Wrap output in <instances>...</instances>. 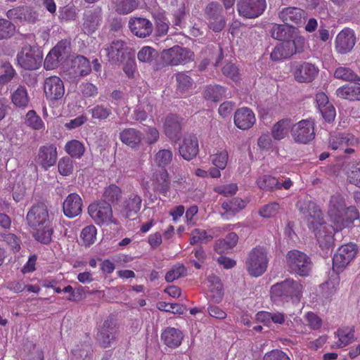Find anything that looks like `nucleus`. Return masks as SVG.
Returning a JSON list of instances; mask_svg holds the SVG:
<instances>
[{
  "label": "nucleus",
  "instance_id": "nucleus-1",
  "mask_svg": "<svg viewBox=\"0 0 360 360\" xmlns=\"http://www.w3.org/2000/svg\"><path fill=\"white\" fill-rule=\"evenodd\" d=\"M297 207L305 215L309 229L322 248H328L333 245L335 231L352 225L359 218V212L354 207L345 208V199L340 195L332 196L329 203L328 215L334 226L323 223L321 212L315 203L300 200Z\"/></svg>",
  "mask_w": 360,
  "mask_h": 360
},
{
  "label": "nucleus",
  "instance_id": "nucleus-2",
  "mask_svg": "<svg viewBox=\"0 0 360 360\" xmlns=\"http://www.w3.org/2000/svg\"><path fill=\"white\" fill-rule=\"evenodd\" d=\"M271 35L274 39L283 41L290 56L304 50L305 39L292 26L274 25Z\"/></svg>",
  "mask_w": 360,
  "mask_h": 360
},
{
  "label": "nucleus",
  "instance_id": "nucleus-3",
  "mask_svg": "<svg viewBox=\"0 0 360 360\" xmlns=\"http://www.w3.org/2000/svg\"><path fill=\"white\" fill-rule=\"evenodd\" d=\"M302 285L292 279L274 285L271 288V297L274 301L282 298L284 301L291 302L293 304L300 303L302 296Z\"/></svg>",
  "mask_w": 360,
  "mask_h": 360
},
{
  "label": "nucleus",
  "instance_id": "nucleus-4",
  "mask_svg": "<svg viewBox=\"0 0 360 360\" xmlns=\"http://www.w3.org/2000/svg\"><path fill=\"white\" fill-rule=\"evenodd\" d=\"M268 263L269 258L266 250L262 247H257L248 254L245 266L250 275L258 277L266 271Z\"/></svg>",
  "mask_w": 360,
  "mask_h": 360
},
{
  "label": "nucleus",
  "instance_id": "nucleus-5",
  "mask_svg": "<svg viewBox=\"0 0 360 360\" xmlns=\"http://www.w3.org/2000/svg\"><path fill=\"white\" fill-rule=\"evenodd\" d=\"M16 59L18 65L22 69L34 70L41 65L43 54L38 48L25 45L18 51Z\"/></svg>",
  "mask_w": 360,
  "mask_h": 360
},
{
  "label": "nucleus",
  "instance_id": "nucleus-6",
  "mask_svg": "<svg viewBox=\"0 0 360 360\" xmlns=\"http://www.w3.org/2000/svg\"><path fill=\"white\" fill-rule=\"evenodd\" d=\"M286 263L292 273L300 276H308L311 268L310 259L303 252L293 250L287 253Z\"/></svg>",
  "mask_w": 360,
  "mask_h": 360
},
{
  "label": "nucleus",
  "instance_id": "nucleus-7",
  "mask_svg": "<svg viewBox=\"0 0 360 360\" xmlns=\"http://www.w3.org/2000/svg\"><path fill=\"white\" fill-rule=\"evenodd\" d=\"M88 212L97 224H117V221L113 218L111 206L108 202L102 201L90 205Z\"/></svg>",
  "mask_w": 360,
  "mask_h": 360
},
{
  "label": "nucleus",
  "instance_id": "nucleus-8",
  "mask_svg": "<svg viewBox=\"0 0 360 360\" xmlns=\"http://www.w3.org/2000/svg\"><path fill=\"white\" fill-rule=\"evenodd\" d=\"M291 136L295 143L307 144L314 139V124L311 120H302L292 124Z\"/></svg>",
  "mask_w": 360,
  "mask_h": 360
},
{
  "label": "nucleus",
  "instance_id": "nucleus-9",
  "mask_svg": "<svg viewBox=\"0 0 360 360\" xmlns=\"http://www.w3.org/2000/svg\"><path fill=\"white\" fill-rule=\"evenodd\" d=\"M357 247L348 243L340 247L333 259V269L337 272L342 271L356 257Z\"/></svg>",
  "mask_w": 360,
  "mask_h": 360
},
{
  "label": "nucleus",
  "instance_id": "nucleus-10",
  "mask_svg": "<svg viewBox=\"0 0 360 360\" xmlns=\"http://www.w3.org/2000/svg\"><path fill=\"white\" fill-rule=\"evenodd\" d=\"M359 143V140L350 134H333L328 140V147L333 150H343L345 153L351 154L354 149L348 148L355 146Z\"/></svg>",
  "mask_w": 360,
  "mask_h": 360
},
{
  "label": "nucleus",
  "instance_id": "nucleus-11",
  "mask_svg": "<svg viewBox=\"0 0 360 360\" xmlns=\"http://www.w3.org/2000/svg\"><path fill=\"white\" fill-rule=\"evenodd\" d=\"M193 53L186 48L174 46L162 52L164 60L172 65L188 63L193 59Z\"/></svg>",
  "mask_w": 360,
  "mask_h": 360
},
{
  "label": "nucleus",
  "instance_id": "nucleus-12",
  "mask_svg": "<svg viewBox=\"0 0 360 360\" xmlns=\"http://www.w3.org/2000/svg\"><path fill=\"white\" fill-rule=\"evenodd\" d=\"M27 221L33 229L51 225L47 207L43 204L32 206L27 212Z\"/></svg>",
  "mask_w": 360,
  "mask_h": 360
},
{
  "label": "nucleus",
  "instance_id": "nucleus-13",
  "mask_svg": "<svg viewBox=\"0 0 360 360\" xmlns=\"http://www.w3.org/2000/svg\"><path fill=\"white\" fill-rule=\"evenodd\" d=\"M354 31L350 28H345L336 36L335 39V51L340 54L349 53L356 44Z\"/></svg>",
  "mask_w": 360,
  "mask_h": 360
},
{
  "label": "nucleus",
  "instance_id": "nucleus-14",
  "mask_svg": "<svg viewBox=\"0 0 360 360\" xmlns=\"http://www.w3.org/2000/svg\"><path fill=\"white\" fill-rule=\"evenodd\" d=\"M266 7L265 0H239L238 11L247 18H254L260 15Z\"/></svg>",
  "mask_w": 360,
  "mask_h": 360
},
{
  "label": "nucleus",
  "instance_id": "nucleus-15",
  "mask_svg": "<svg viewBox=\"0 0 360 360\" xmlns=\"http://www.w3.org/2000/svg\"><path fill=\"white\" fill-rule=\"evenodd\" d=\"M44 94L48 100L58 101L65 94V86L63 81L57 76L47 77L44 84Z\"/></svg>",
  "mask_w": 360,
  "mask_h": 360
},
{
  "label": "nucleus",
  "instance_id": "nucleus-16",
  "mask_svg": "<svg viewBox=\"0 0 360 360\" xmlns=\"http://www.w3.org/2000/svg\"><path fill=\"white\" fill-rule=\"evenodd\" d=\"M69 46L67 41L59 42L46 56L44 67L47 70H53L58 67L59 63L68 56Z\"/></svg>",
  "mask_w": 360,
  "mask_h": 360
},
{
  "label": "nucleus",
  "instance_id": "nucleus-17",
  "mask_svg": "<svg viewBox=\"0 0 360 360\" xmlns=\"http://www.w3.org/2000/svg\"><path fill=\"white\" fill-rule=\"evenodd\" d=\"M233 121L238 129L248 130L255 124L256 117L251 109L244 107L235 112Z\"/></svg>",
  "mask_w": 360,
  "mask_h": 360
},
{
  "label": "nucleus",
  "instance_id": "nucleus-18",
  "mask_svg": "<svg viewBox=\"0 0 360 360\" xmlns=\"http://www.w3.org/2000/svg\"><path fill=\"white\" fill-rule=\"evenodd\" d=\"M319 73V68L314 65L304 63L297 65L293 70V75L298 82H310Z\"/></svg>",
  "mask_w": 360,
  "mask_h": 360
},
{
  "label": "nucleus",
  "instance_id": "nucleus-19",
  "mask_svg": "<svg viewBox=\"0 0 360 360\" xmlns=\"http://www.w3.org/2000/svg\"><path fill=\"white\" fill-rule=\"evenodd\" d=\"M129 27L131 32L139 38L148 37L153 31V25L150 21L143 18L131 19L129 22Z\"/></svg>",
  "mask_w": 360,
  "mask_h": 360
},
{
  "label": "nucleus",
  "instance_id": "nucleus-20",
  "mask_svg": "<svg viewBox=\"0 0 360 360\" xmlns=\"http://www.w3.org/2000/svg\"><path fill=\"white\" fill-rule=\"evenodd\" d=\"M63 212L69 218L79 215L82 210V200L77 193H70L67 196L63 205Z\"/></svg>",
  "mask_w": 360,
  "mask_h": 360
},
{
  "label": "nucleus",
  "instance_id": "nucleus-21",
  "mask_svg": "<svg viewBox=\"0 0 360 360\" xmlns=\"http://www.w3.org/2000/svg\"><path fill=\"white\" fill-rule=\"evenodd\" d=\"M57 159L56 147L53 144H48L39 148L37 162L45 169L53 166Z\"/></svg>",
  "mask_w": 360,
  "mask_h": 360
},
{
  "label": "nucleus",
  "instance_id": "nucleus-22",
  "mask_svg": "<svg viewBox=\"0 0 360 360\" xmlns=\"http://www.w3.org/2000/svg\"><path fill=\"white\" fill-rule=\"evenodd\" d=\"M207 295L214 302L219 303L224 296L223 285L219 278L215 276H210L207 283Z\"/></svg>",
  "mask_w": 360,
  "mask_h": 360
},
{
  "label": "nucleus",
  "instance_id": "nucleus-23",
  "mask_svg": "<svg viewBox=\"0 0 360 360\" xmlns=\"http://www.w3.org/2000/svg\"><path fill=\"white\" fill-rule=\"evenodd\" d=\"M220 6L217 2L210 4L206 8V13L210 17L209 26L215 32L221 30L224 21L219 17Z\"/></svg>",
  "mask_w": 360,
  "mask_h": 360
},
{
  "label": "nucleus",
  "instance_id": "nucleus-24",
  "mask_svg": "<svg viewBox=\"0 0 360 360\" xmlns=\"http://www.w3.org/2000/svg\"><path fill=\"white\" fill-rule=\"evenodd\" d=\"M141 207V198L136 194H131L124 201L120 212L125 218H130L134 217L139 212Z\"/></svg>",
  "mask_w": 360,
  "mask_h": 360
},
{
  "label": "nucleus",
  "instance_id": "nucleus-25",
  "mask_svg": "<svg viewBox=\"0 0 360 360\" xmlns=\"http://www.w3.org/2000/svg\"><path fill=\"white\" fill-rule=\"evenodd\" d=\"M336 95L342 99L360 101V83L343 85L336 90Z\"/></svg>",
  "mask_w": 360,
  "mask_h": 360
},
{
  "label": "nucleus",
  "instance_id": "nucleus-26",
  "mask_svg": "<svg viewBox=\"0 0 360 360\" xmlns=\"http://www.w3.org/2000/svg\"><path fill=\"white\" fill-rule=\"evenodd\" d=\"M304 17L305 13L297 8H285L279 13V18L285 23L284 25H289V23L300 24Z\"/></svg>",
  "mask_w": 360,
  "mask_h": 360
},
{
  "label": "nucleus",
  "instance_id": "nucleus-27",
  "mask_svg": "<svg viewBox=\"0 0 360 360\" xmlns=\"http://www.w3.org/2000/svg\"><path fill=\"white\" fill-rule=\"evenodd\" d=\"M198 151V143L195 137L185 138L179 148V153L184 159L189 160L193 158Z\"/></svg>",
  "mask_w": 360,
  "mask_h": 360
},
{
  "label": "nucleus",
  "instance_id": "nucleus-28",
  "mask_svg": "<svg viewBox=\"0 0 360 360\" xmlns=\"http://www.w3.org/2000/svg\"><path fill=\"white\" fill-rule=\"evenodd\" d=\"M125 48L126 44L124 41L117 40L112 41L103 51L110 60L119 62L124 58Z\"/></svg>",
  "mask_w": 360,
  "mask_h": 360
},
{
  "label": "nucleus",
  "instance_id": "nucleus-29",
  "mask_svg": "<svg viewBox=\"0 0 360 360\" xmlns=\"http://www.w3.org/2000/svg\"><path fill=\"white\" fill-rule=\"evenodd\" d=\"M347 181L358 188H360V161L348 162L344 168Z\"/></svg>",
  "mask_w": 360,
  "mask_h": 360
},
{
  "label": "nucleus",
  "instance_id": "nucleus-30",
  "mask_svg": "<svg viewBox=\"0 0 360 360\" xmlns=\"http://www.w3.org/2000/svg\"><path fill=\"white\" fill-rule=\"evenodd\" d=\"M246 205L247 201L240 198H234L229 202H224L221 205V208L224 210V212H221V215L228 219L245 208Z\"/></svg>",
  "mask_w": 360,
  "mask_h": 360
},
{
  "label": "nucleus",
  "instance_id": "nucleus-31",
  "mask_svg": "<svg viewBox=\"0 0 360 360\" xmlns=\"http://www.w3.org/2000/svg\"><path fill=\"white\" fill-rule=\"evenodd\" d=\"M161 338L167 346L177 347L181 343L183 334L178 329L167 328L162 333Z\"/></svg>",
  "mask_w": 360,
  "mask_h": 360
},
{
  "label": "nucleus",
  "instance_id": "nucleus-32",
  "mask_svg": "<svg viewBox=\"0 0 360 360\" xmlns=\"http://www.w3.org/2000/svg\"><path fill=\"white\" fill-rule=\"evenodd\" d=\"M338 340L335 342L333 347H343L354 340V329L353 327H344L338 330L335 333Z\"/></svg>",
  "mask_w": 360,
  "mask_h": 360
},
{
  "label": "nucleus",
  "instance_id": "nucleus-33",
  "mask_svg": "<svg viewBox=\"0 0 360 360\" xmlns=\"http://www.w3.org/2000/svg\"><path fill=\"white\" fill-rule=\"evenodd\" d=\"M292 123L290 119H282L274 124L271 128V136L274 140L280 141L285 139L290 129L292 128Z\"/></svg>",
  "mask_w": 360,
  "mask_h": 360
},
{
  "label": "nucleus",
  "instance_id": "nucleus-34",
  "mask_svg": "<svg viewBox=\"0 0 360 360\" xmlns=\"http://www.w3.org/2000/svg\"><path fill=\"white\" fill-rule=\"evenodd\" d=\"M120 140L124 144L135 148L142 141L141 133L135 129H127L123 130L120 134Z\"/></svg>",
  "mask_w": 360,
  "mask_h": 360
},
{
  "label": "nucleus",
  "instance_id": "nucleus-35",
  "mask_svg": "<svg viewBox=\"0 0 360 360\" xmlns=\"http://www.w3.org/2000/svg\"><path fill=\"white\" fill-rule=\"evenodd\" d=\"M117 330L112 324L105 322L98 334V338L104 347L108 346L116 338Z\"/></svg>",
  "mask_w": 360,
  "mask_h": 360
},
{
  "label": "nucleus",
  "instance_id": "nucleus-36",
  "mask_svg": "<svg viewBox=\"0 0 360 360\" xmlns=\"http://www.w3.org/2000/svg\"><path fill=\"white\" fill-rule=\"evenodd\" d=\"M238 236L235 233H230L226 238L219 240L214 246L216 252L219 254L229 252L238 243Z\"/></svg>",
  "mask_w": 360,
  "mask_h": 360
},
{
  "label": "nucleus",
  "instance_id": "nucleus-37",
  "mask_svg": "<svg viewBox=\"0 0 360 360\" xmlns=\"http://www.w3.org/2000/svg\"><path fill=\"white\" fill-rule=\"evenodd\" d=\"M101 11L88 12L85 15L83 30L87 34L94 32L99 26L101 22Z\"/></svg>",
  "mask_w": 360,
  "mask_h": 360
},
{
  "label": "nucleus",
  "instance_id": "nucleus-38",
  "mask_svg": "<svg viewBox=\"0 0 360 360\" xmlns=\"http://www.w3.org/2000/svg\"><path fill=\"white\" fill-rule=\"evenodd\" d=\"M72 69L75 75L85 76L90 72L91 66L86 58L78 56L72 60Z\"/></svg>",
  "mask_w": 360,
  "mask_h": 360
},
{
  "label": "nucleus",
  "instance_id": "nucleus-39",
  "mask_svg": "<svg viewBox=\"0 0 360 360\" xmlns=\"http://www.w3.org/2000/svg\"><path fill=\"white\" fill-rule=\"evenodd\" d=\"M229 160V154L226 149H217L210 155V161L213 165L219 169H224Z\"/></svg>",
  "mask_w": 360,
  "mask_h": 360
},
{
  "label": "nucleus",
  "instance_id": "nucleus-40",
  "mask_svg": "<svg viewBox=\"0 0 360 360\" xmlns=\"http://www.w3.org/2000/svg\"><path fill=\"white\" fill-rule=\"evenodd\" d=\"M29 96L25 88L20 86L11 94V101L15 107L25 108L29 103Z\"/></svg>",
  "mask_w": 360,
  "mask_h": 360
},
{
  "label": "nucleus",
  "instance_id": "nucleus-41",
  "mask_svg": "<svg viewBox=\"0 0 360 360\" xmlns=\"http://www.w3.org/2000/svg\"><path fill=\"white\" fill-rule=\"evenodd\" d=\"M65 150L71 157L80 158L84 153L85 148L81 141L74 139L65 144Z\"/></svg>",
  "mask_w": 360,
  "mask_h": 360
},
{
  "label": "nucleus",
  "instance_id": "nucleus-42",
  "mask_svg": "<svg viewBox=\"0 0 360 360\" xmlns=\"http://www.w3.org/2000/svg\"><path fill=\"white\" fill-rule=\"evenodd\" d=\"M115 11L120 14H127L138 6L136 0H112Z\"/></svg>",
  "mask_w": 360,
  "mask_h": 360
},
{
  "label": "nucleus",
  "instance_id": "nucleus-43",
  "mask_svg": "<svg viewBox=\"0 0 360 360\" xmlns=\"http://www.w3.org/2000/svg\"><path fill=\"white\" fill-rule=\"evenodd\" d=\"M257 186L263 190L271 191L273 189H281V183L274 177L270 175H263L257 180Z\"/></svg>",
  "mask_w": 360,
  "mask_h": 360
},
{
  "label": "nucleus",
  "instance_id": "nucleus-44",
  "mask_svg": "<svg viewBox=\"0 0 360 360\" xmlns=\"http://www.w3.org/2000/svg\"><path fill=\"white\" fill-rule=\"evenodd\" d=\"M226 90L218 85L208 86L205 89L204 96L206 99L217 102L225 95Z\"/></svg>",
  "mask_w": 360,
  "mask_h": 360
},
{
  "label": "nucleus",
  "instance_id": "nucleus-45",
  "mask_svg": "<svg viewBox=\"0 0 360 360\" xmlns=\"http://www.w3.org/2000/svg\"><path fill=\"white\" fill-rule=\"evenodd\" d=\"M334 77L336 79L349 82L359 79L358 75L351 68L346 66L337 68L334 72Z\"/></svg>",
  "mask_w": 360,
  "mask_h": 360
},
{
  "label": "nucleus",
  "instance_id": "nucleus-46",
  "mask_svg": "<svg viewBox=\"0 0 360 360\" xmlns=\"http://www.w3.org/2000/svg\"><path fill=\"white\" fill-rule=\"evenodd\" d=\"M34 230L35 232L33 236L37 241L44 244H47L51 242L53 233V229L51 225H46Z\"/></svg>",
  "mask_w": 360,
  "mask_h": 360
},
{
  "label": "nucleus",
  "instance_id": "nucleus-47",
  "mask_svg": "<svg viewBox=\"0 0 360 360\" xmlns=\"http://www.w3.org/2000/svg\"><path fill=\"white\" fill-rule=\"evenodd\" d=\"M97 230L94 225L84 228L80 234V238L83 245L89 246L94 244L96 240Z\"/></svg>",
  "mask_w": 360,
  "mask_h": 360
},
{
  "label": "nucleus",
  "instance_id": "nucleus-48",
  "mask_svg": "<svg viewBox=\"0 0 360 360\" xmlns=\"http://www.w3.org/2000/svg\"><path fill=\"white\" fill-rule=\"evenodd\" d=\"M25 123L27 127L34 130H40L44 128V122L34 110L27 112L25 116Z\"/></svg>",
  "mask_w": 360,
  "mask_h": 360
},
{
  "label": "nucleus",
  "instance_id": "nucleus-49",
  "mask_svg": "<svg viewBox=\"0 0 360 360\" xmlns=\"http://www.w3.org/2000/svg\"><path fill=\"white\" fill-rule=\"evenodd\" d=\"M158 56V52L150 46H143L138 52L137 58L140 62L151 63Z\"/></svg>",
  "mask_w": 360,
  "mask_h": 360
},
{
  "label": "nucleus",
  "instance_id": "nucleus-50",
  "mask_svg": "<svg viewBox=\"0 0 360 360\" xmlns=\"http://www.w3.org/2000/svg\"><path fill=\"white\" fill-rule=\"evenodd\" d=\"M15 32V27L11 22L0 18V40L11 37Z\"/></svg>",
  "mask_w": 360,
  "mask_h": 360
},
{
  "label": "nucleus",
  "instance_id": "nucleus-51",
  "mask_svg": "<svg viewBox=\"0 0 360 360\" xmlns=\"http://www.w3.org/2000/svg\"><path fill=\"white\" fill-rule=\"evenodd\" d=\"M121 193V190L118 186L114 184L110 185L105 190L103 193V202L108 201V203L117 202L120 200Z\"/></svg>",
  "mask_w": 360,
  "mask_h": 360
},
{
  "label": "nucleus",
  "instance_id": "nucleus-52",
  "mask_svg": "<svg viewBox=\"0 0 360 360\" xmlns=\"http://www.w3.org/2000/svg\"><path fill=\"white\" fill-rule=\"evenodd\" d=\"M159 310L171 312L174 314H183L186 308L179 304L167 303L165 302H160L157 304Z\"/></svg>",
  "mask_w": 360,
  "mask_h": 360
},
{
  "label": "nucleus",
  "instance_id": "nucleus-53",
  "mask_svg": "<svg viewBox=\"0 0 360 360\" xmlns=\"http://www.w3.org/2000/svg\"><path fill=\"white\" fill-rule=\"evenodd\" d=\"M172 160V153L169 150L162 149L155 155V162L161 167L169 165Z\"/></svg>",
  "mask_w": 360,
  "mask_h": 360
},
{
  "label": "nucleus",
  "instance_id": "nucleus-54",
  "mask_svg": "<svg viewBox=\"0 0 360 360\" xmlns=\"http://www.w3.org/2000/svg\"><path fill=\"white\" fill-rule=\"evenodd\" d=\"M186 274V267L182 264L174 266L165 275L167 282H173L174 280L185 276Z\"/></svg>",
  "mask_w": 360,
  "mask_h": 360
},
{
  "label": "nucleus",
  "instance_id": "nucleus-55",
  "mask_svg": "<svg viewBox=\"0 0 360 360\" xmlns=\"http://www.w3.org/2000/svg\"><path fill=\"white\" fill-rule=\"evenodd\" d=\"M306 324L311 330H319L322 326L321 319L315 313L309 311L304 314V316Z\"/></svg>",
  "mask_w": 360,
  "mask_h": 360
},
{
  "label": "nucleus",
  "instance_id": "nucleus-56",
  "mask_svg": "<svg viewBox=\"0 0 360 360\" xmlns=\"http://www.w3.org/2000/svg\"><path fill=\"white\" fill-rule=\"evenodd\" d=\"M180 123L177 120L176 117L172 116L169 117L165 124V133L169 136H172L173 134H176L180 130Z\"/></svg>",
  "mask_w": 360,
  "mask_h": 360
},
{
  "label": "nucleus",
  "instance_id": "nucleus-57",
  "mask_svg": "<svg viewBox=\"0 0 360 360\" xmlns=\"http://www.w3.org/2000/svg\"><path fill=\"white\" fill-rule=\"evenodd\" d=\"M178 89L182 91L190 89L193 86V80L190 76L184 73H178L176 76Z\"/></svg>",
  "mask_w": 360,
  "mask_h": 360
},
{
  "label": "nucleus",
  "instance_id": "nucleus-58",
  "mask_svg": "<svg viewBox=\"0 0 360 360\" xmlns=\"http://www.w3.org/2000/svg\"><path fill=\"white\" fill-rule=\"evenodd\" d=\"M271 58L273 60H280L290 57L283 42L277 45L271 53Z\"/></svg>",
  "mask_w": 360,
  "mask_h": 360
},
{
  "label": "nucleus",
  "instance_id": "nucleus-59",
  "mask_svg": "<svg viewBox=\"0 0 360 360\" xmlns=\"http://www.w3.org/2000/svg\"><path fill=\"white\" fill-rule=\"evenodd\" d=\"M213 238L212 234H208L205 231L195 229L191 233V243L195 244L199 242L207 241Z\"/></svg>",
  "mask_w": 360,
  "mask_h": 360
},
{
  "label": "nucleus",
  "instance_id": "nucleus-60",
  "mask_svg": "<svg viewBox=\"0 0 360 360\" xmlns=\"http://www.w3.org/2000/svg\"><path fill=\"white\" fill-rule=\"evenodd\" d=\"M58 172L63 176H68L73 171V162L69 158H63L58 162Z\"/></svg>",
  "mask_w": 360,
  "mask_h": 360
},
{
  "label": "nucleus",
  "instance_id": "nucleus-61",
  "mask_svg": "<svg viewBox=\"0 0 360 360\" xmlns=\"http://www.w3.org/2000/svg\"><path fill=\"white\" fill-rule=\"evenodd\" d=\"M159 139V131L157 129L152 127H147L144 131V136H142V141L148 144H153L158 141Z\"/></svg>",
  "mask_w": 360,
  "mask_h": 360
},
{
  "label": "nucleus",
  "instance_id": "nucleus-62",
  "mask_svg": "<svg viewBox=\"0 0 360 360\" xmlns=\"http://www.w3.org/2000/svg\"><path fill=\"white\" fill-rule=\"evenodd\" d=\"M280 209V205L276 202H272L262 207L259 210V214L266 218L275 216Z\"/></svg>",
  "mask_w": 360,
  "mask_h": 360
},
{
  "label": "nucleus",
  "instance_id": "nucleus-63",
  "mask_svg": "<svg viewBox=\"0 0 360 360\" xmlns=\"http://www.w3.org/2000/svg\"><path fill=\"white\" fill-rule=\"evenodd\" d=\"M3 72L0 75V85L11 81L15 75V70L10 64H4L2 66Z\"/></svg>",
  "mask_w": 360,
  "mask_h": 360
},
{
  "label": "nucleus",
  "instance_id": "nucleus-64",
  "mask_svg": "<svg viewBox=\"0 0 360 360\" xmlns=\"http://www.w3.org/2000/svg\"><path fill=\"white\" fill-rule=\"evenodd\" d=\"M91 112L93 118L105 120L110 115V110L103 105H96L91 109Z\"/></svg>",
  "mask_w": 360,
  "mask_h": 360
}]
</instances>
